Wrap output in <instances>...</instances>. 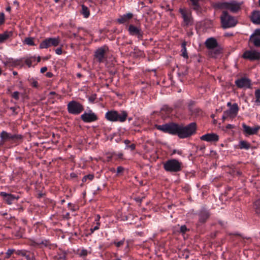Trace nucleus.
Segmentation results:
<instances>
[{"mask_svg": "<svg viewBox=\"0 0 260 260\" xmlns=\"http://www.w3.org/2000/svg\"><path fill=\"white\" fill-rule=\"evenodd\" d=\"M187 231V229L185 225H182L180 228V233L184 234Z\"/></svg>", "mask_w": 260, "mask_h": 260, "instance_id": "nucleus-36", "label": "nucleus"}, {"mask_svg": "<svg viewBox=\"0 0 260 260\" xmlns=\"http://www.w3.org/2000/svg\"><path fill=\"white\" fill-rule=\"evenodd\" d=\"M255 96L256 99H260V89H257L255 92Z\"/></svg>", "mask_w": 260, "mask_h": 260, "instance_id": "nucleus-41", "label": "nucleus"}, {"mask_svg": "<svg viewBox=\"0 0 260 260\" xmlns=\"http://www.w3.org/2000/svg\"><path fill=\"white\" fill-rule=\"evenodd\" d=\"M191 3V5L193 7V9L196 10H199L200 8V6L199 5V2L200 0H189Z\"/></svg>", "mask_w": 260, "mask_h": 260, "instance_id": "nucleus-28", "label": "nucleus"}, {"mask_svg": "<svg viewBox=\"0 0 260 260\" xmlns=\"http://www.w3.org/2000/svg\"><path fill=\"white\" fill-rule=\"evenodd\" d=\"M127 21H128L127 20V19L126 18V17L124 16V15H123V16H120L118 19H117V22L120 24H122V23H125V22H126Z\"/></svg>", "mask_w": 260, "mask_h": 260, "instance_id": "nucleus-31", "label": "nucleus"}, {"mask_svg": "<svg viewBox=\"0 0 260 260\" xmlns=\"http://www.w3.org/2000/svg\"><path fill=\"white\" fill-rule=\"evenodd\" d=\"M128 31L131 35L136 36L139 39H142L143 32L140 29L137 27L130 25L128 27Z\"/></svg>", "mask_w": 260, "mask_h": 260, "instance_id": "nucleus-12", "label": "nucleus"}, {"mask_svg": "<svg viewBox=\"0 0 260 260\" xmlns=\"http://www.w3.org/2000/svg\"><path fill=\"white\" fill-rule=\"evenodd\" d=\"M250 80L246 78H241L235 81V84L239 88H249L250 86Z\"/></svg>", "mask_w": 260, "mask_h": 260, "instance_id": "nucleus-11", "label": "nucleus"}, {"mask_svg": "<svg viewBox=\"0 0 260 260\" xmlns=\"http://www.w3.org/2000/svg\"><path fill=\"white\" fill-rule=\"evenodd\" d=\"M181 162L178 160L172 159L167 160L164 164V167L166 171L170 172H177L181 170Z\"/></svg>", "mask_w": 260, "mask_h": 260, "instance_id": "nucleus-4", "label": "nucleus"}, {"mask_svg": "<svg viewBox=\"0 0 260 260\" xmlns=\"http://www.w3.org/2000/svg\"><path fill=\"white\" fill-rule=\"evenodd\" d=\"M55 52H56V54H57L58 55L61 54V53H62V48H61V47L58 48L56 49Z\"/></svg>", "mask_w": 260, "mask_h": 260, "instance_id": "nucleus-49", "label": "nucleus"}, {"mask_svg": "<svg viewBox=\"0 0 260 260\" xmlns=\"http://www.w3.org/2000/svg\"><path fill=\"white\" fill-rule=\"evenodd\" d=\"M239 108L237 104H234L232 105L230 109L226 110L225 112L229 116V118L233 119L235 118L238 113Z\"/></svg>", "mask_w": 260, "mask_h": 260, "instance_id": "nucleus-14", "label": "nucleus"}, {"mask_svg": "<svg viewBox=\"0 0 260 260\" xmlns=\"http://www.w3.org/2000/svg\"><path fill=\"white\" fill-rule=\"evenodd\" d=\"M254 209L256 213L260 216V199L255 201L254 203Z\"/></svg>", "mask_w": 260, "mask_h": 260, "instance_id": "nucleus-27", "label": "nucleus"}, {"mask_svg": "<svg viewBox=\"0 0 260 260\" xmlns=\"http://www.w3.org/2000/svg\"><path fill=\"white\" fill-rule=\"evenodd\" d=\"M81 13L85 18H88L90 15V12L88 8L83 5H82Z\"/></svg>", "mask_w": 260, "mask_h": 260, "instance_id": "nucleus-25", "label": "nucleus"}, {"mask_svg": "<svg viewBox=\"0 0 260 260\" xmlns=\"http://www.w3.org/2000/svg\"><path fill=\"white\" fill-rule=\"evenodd\" d=\"M228 118H229V116L225 112V111L223 112V115L222 116V120L223 121H224L225 120Z\"/></svg>", "mask_w": 260, "mask_h": 260, "instance_id": "nucleus-50", "label": "nucleus"}, {"mask_svg": "<svg viewBox=\"0 0 260 260\" xmlns=\"http://www.w3.org/2000/svg\"><path fill=\"white\" fill-rule=\"evenodd\" d=\"M222 26L224 28L234 26L237 21L233 17L230 16L226 11H223L220 17Z\"/></svg>", "mask_w": 260, "mask_h": 260, "instance_id": "nucleus-6", "label": "nucleus"}, {"mask_svg": "<svg viewBox=\"0 0 260 260\" xmlns=\"http://www.w3.org/2000/svg\"><path fill=\"white\" fill-rule=\"evenodd\" d=\"M124 143H125V144L127 145V144H129L130 143V142H129V141H128L127 140H126L124 141Z\"/></svg>", "mask_w": 260, "mask_h": 260, "instance_id": "nucleus-60", "label": "nucleus"}, {"mask_svg": "<svg viewBox=\"0 0 260 260\" xmlns=\"http://www.w3.org/2000/svg\"><path fill=\"white\" fill-rule=\"evenodd\" d=\"M196 128V123L194 122L191 123L185 126L179 125L178 136L180 138L189 137L195 133Z\"/></svg>", "mask_w": 260, "mask_h": 260, "instance_id": "nucleus-1", "label": "nucleus"}, {"mask_svg": "<svg viewBox=\"0 0 260 260\" xmlns=\"http://www.w3.org/2000/svg\"><path fill=\"white\" fill-rule=\"evenodd\" d=\"M250 19L253 23L260 24V11L253 12Z\"/></svg>", "mask_w": 260, "mask_h": 260, "instance_id": "nucleus-22", "label": "nucleus"}, {"mask_svg": "<svg viewBox=\"0 0 260 260\" xmlns=\"http://www.w3.org/2000/svg\"><path fill=\"white\" fill-rule=\"evenodd\" d=\"M1 195L4 198L5 201L8 204H11L12 201L16 199L13 195L10 194H7L6 192H2Z\"/></svg>", "mask_w": 260, "mask_h": 260, "instance_id": "nucleus-21", "label": "nucleus"}, {"mask_svg": "<svg viewBox=\"0 0 260 260\" xmlns=\"http://www.w3.org/2000/svg\"><path fill=\"white\" fill-rule=\"evenodd\" d=\"M94 56L99 62H103L105 58V50L103 48L98 49L95 52Z\"/></svg>", "mask_w": 260, "mask_h": 260, "instance_id": "nucleus-16", "label": "nucleus"}, {"mask_svg": "<svg viewBox=\"0 0 260 260\" xmlns=\"http://www.w3.org/2000/svg\"><path fill=\"white\" fill-rule=\"evenodd\" d=\"M249 41L252 42L255 47H260V38L255 36L254 35L250 36Z\"/></svg>", "mask_w": 260, "mask_h": 260, "instance_id": "nucleus-23", "label": "nucleus"}, {"mask_svg": "<svg viewBox=\"0 0 260 260\" xmlns=\"http://www.w3.org/2000/svg\"><path fill=\"white\" fill-rule=\"evenodd\" d=\"M80 255L82 256H85L87 255V251L85 249H83L81 250Z\"/></svg>", "mask_w": 260, "mask_h": 260, "instance_id": "nucleus-42", "label": "nucleus"}, {"mask_svg": "<svg viewBox=\"0 0 260 260\" xmlns=\"http://www.w3.org/2000/svg\"><path fill=\"white\" fill-rule=\"evenodd\" d=\"M127 117V113L126 111H122L119 113L116 111H110L106 113L105 117L110 121L124 122Z\"/></svg>", "mask_w": 260, "mask_h": 260, "instance_id": "nucleus-2", "label": "nucleus"}, {"mask_svg": "<svg viewBox=\"0 0 260 260\" xmlns=\"http://www.w3.org/2000/svg\"><path fill=\"white\" fill-rule=\"evenodd\" d=\"M124 170V169L123 167H121V166H119V167H118L117 168V174H119L121 172H122Z\"/></svg>", "mask_w": 260, "mask_h": 260, "instance_id": "nucleus-48", "label": "nucleus"}, {"mask_svg": "<svg viewBox=\"0 0 260 260\" xmlns=\"http://www.w3.org/2000/svg\"><path fill=\"white\" fill-rule=\"evenodd\" d=\"M225 8L229 9L232 12H237L240 8V5L235 3H224L223 4Z\"/></svg>", "mask_w": 260, "mask_h": 260, "instance_id": "nucleus-19", "label": "nucleus"}, {"mask_svg": "<svg viewBox=\"0 0 260 260\" xmlns=\"http://www.w3.org/2000/svg\"><path fill=\"white\" fill-rule=\"evenodd\" d=\"M12 33L11 32H6L4 34H0V43H3L7 40L11 35Z\"/></svg>", "mask_w": 260, "mask_h": 260, "instance_id": "nucleus-24", "label": "nucleus"}, {"mask_svg": "<svg viewBox=\"0 0 260 260\" xmlns=\"http://www.w3.org/2000/svg\"><path fill=\"white\" fill-rule=\"evenodd\" d=\"M222 53V49L220 47H216L214 49L209 50V55L213 58L217 57Z\"/></svg>", "mask_w": 260, "mask_h": 260, "instance_id": "nucleus-20", "label": "nucleus"}, {"mask_svg": "<svg viewBox=\"0 0 260 260\" xmlns=\"http://www.w3.org/2000/svg\"><path fill=\"white\" fill-rule=\"evenodd\" d=\"M201 139L207 142H216L218 140V136L215 134H207L202 136Z\"/></svg>", "mask_w": 260, "mask_h": 260, "instance_id": "nucleus-15", "label": "nucleus"}, {"mask_svg": "<svg viewBox=\"0 0 260 260\" xmlns=\"http://www.w3.org/2000/svg\"><path fill=\"white\" fill-rule=\"evenodd\" d=\"M4 20L5 15L4 14L2 13L0 14V24H2L4 23Z\"/></svg>", "mask_w": 260, "mask_h": 260, "instance_id": "nucleus-40", "label": "nucleus"}, {"mask_svg": "<svg viewBox=\"0 0 260 260\" xmlns=\"http://www.w3.org/2000/svg\"><path fill=\"white\" fill-rule=\"evenodd\" d=\"M24 42L30 46H34L35 45L34 42V39L32 38H27L25 39Z\"/></svg>", "mask_w": 260, "mask_h": 260, "instance_id": "nucleus-30", "label": "nucleus"}, {"mask_svg": "<svg viewBox=\"0 0 260 260\" xmlns=\"http://www.w3.org/2000/svg\"><path fill=\"white\" fill-rule=\"evenodd\" d=\"M243 57L251 61L260 59V52L255 50H248L243 54Z\"/></svg>", "mask_w": 260, "mask_h": 260, "instance_id": "nucleus-9", "label": "nucleus"}, {"mask_svg": "<svg viewBox=\"0 0 260 260\" xmlns=\"http://www.w3.org/2000/svg\"><path fill=\"white\" fill-rule=\"evenodd\" d=\"M250 147V144L245 141H241L239 143L240 149H248Z\"/></svg>", "mask_w": 260, "mask_h": 260, "instance_id": "nucleus-26", "label": "nucleus"}, {"mask_svg": "<svg viewBox=\"0 0 260 260\" xmlns=\"http://www.w3.org/2000/svg\"><path fill=\"white\" fill-rule=\"evenodd\" d=\"M81 119L85 122H90L96 120L98 117L93 113H85L81 115Z\"/></svg>", "mask_w": 260, "mask_h": 260, "instance_id": "nucleus-13", "label": "nucleus"}, {"mask_svg": "<svg viewBox=\"0 0 260 260\" xmlns=\"http://www.w3.org/2000/svg\"><path fill=\"white\" fill-rule=\"evenodd\" d=\"M15 250L14 249H8L6 252V258H9L10 256H11V255L12 254H13L14 252H15Z\"/></svg>", "mask_w": 260, "mask_h": 260, "instance_id": "nucleus-33", "label": "nucleus"}, {"mask_svg": "<svg viewBox=\"0 0 260 260\" xmlns=\"http://www.w3.org/2000/svg\"><path fill=\"white\" fill-rule=\"evenodd\" d=\"M93 175L91 174L86 175V178H87V179H88L90 180H91L93 178Z\"/></svg>", "mask_w": 260, "mask_h": 260, "instance_id": "nucleus-52", "label": "nucleus"}, {"mask_svg": "<svg viewBox=\"0 0 260 260\" xmlns=\"http://www.w3.org/2000/svg\"><path fill=\"white\" fill-rule=\"evenodd\" d=\"M0 137L3 142L11 141L13 143L21 142L23 136L21 135L12 134L6 131H3L0 134Z\"/></svg>", "mask_w": 260, "mask_h": 260, "instance_id": "nucleus-5", "label": "nucleus"}, {"mask_svg": "<svg viewBox=\"0 0 260 260\" xmlns=\"http://www.w3.org/2000/svg\"><path fill=\"white\" fill-rule=\"evenodd\" d=\"M47 70V67H43L41 69V72L42 73H45Z\"/></svg>", "mask_w": 260, "mask_h": 260, "instance_id": "nucleus-53", "label": "nucleus"}, {"mask_svg": "<svg viewBox=\"0 0 260 260\" xmlns=\"http://www.w3.org/2000/svg\"><path fill=\"white\" fill-rule=\"evenodd\" d=\"M25 62L29 67H30L32 63L31 58H27L25 60Z\"/></svg>", "mask_w": 260, "mask_h": 260, "instance_id": "nucleus-38", "label": "nucleus"}, {"mask_svg": "<svg viewBox=\"0 0 260 260\" xmlns=\"http://www.w3.org/2000/svg\"><path fill=\"white\" fill-rule=\"evenodd\" d=\"M40 60H41V58H40V56H39V57H38L37 61H38V62H40Z\"/></svg>", "mask_w": 260, "mask_h": 260, "instance_id": "nucleus-64", "label": "nucleus"}, {"mask_svg": "<svg viewBox=\"0 0 260 260\" xmlns=\"http://www.w3.org/2000/svg\"><path fill=\"white\" fill-rule=\"evenodd\" d=\"M20 93L18 91H15L12 94V96L16 100L19 99Z\"/></svg>", "mask_w": 260, "mask_h": 260, "instance_id": "nucleus-34", "label": "nucleus"}, {"mask_svg": "<svg viewBox=\"0 0 260 260\" xmlns=\"http://www.w3.org/2000/svg\"><path fill=\"white\" fill-rule=\"evenodd\" d=\"M209 217V214L207 212L203 213L200 215V220L202 222H204L206 219Z\"/></svg>", "mask_w": 260, "mask_h": 260, "instance_id": "nucleus-29", "label": "nucleus"}, {"mask_svg": "<svg viewBox=\"0 0 260 260\" xmlns=\"http://www.w3.org/2000/svg\"><path fill=\"white\" fill-rule=\"evenodd\" d=\"M77 76L79 78H80L82 76V75L80 73H78L77 74Z\"/></svg>", "mask_w": 260, "mask_h": 260, "instance_id": "nucleus-63", "label": "nucleus"}, {"mask_svg": "<svg viewBox=\"0 0 260 260\" xmlns=\"http://www.w3.org/2000/svg\"><path fill=\"white\" fill-rule=\"evenodd\" d=\"M260 99H256V101H255V103L257 104V105H260V100H259Z\"/></svg>", "mask_w": 260, "mask_h": 260, "instance_id": "nucleus-56", "label": "nucleus"}, {"mask_svg": "<svg viewBox=\"0 0 260 260\" xmlns=\"http://www.w3.org/2000/svg\"><path fill=\"white\" fill-rule=\"evenodd\" d=\"M242 127L243 128L244 133L248 135L256 134L258 131L260 129V126H259L251 127L245 123L242 124Z\"/></svg>", "mask_w": 260, "mask_h": 260, "instance_id": "nucleus-10", "label": "nucleus"}, {"mask_svg": "<svg viewBox=\"0 0 260 260\" xmlns=\"http://www.w3.org/2000/svg\"><path fill=\"white\" fill-rule=\"evenodd\" d=\"M181 13L183 18L184 23L187 26L192 24V19L190 14L187 13L183 10H181Z\"/></svg>", "mask_w": 260, "mask_h": 260, "instance_id": "nucleus-18", "label": "nucleus"}, {"mask_svg": "<svg viewBox=\"0 0 260 260\" xmlns=\"http://www.w3.org/2000/svg\"><path fill=\"white\" fill-rule=\"evenodd\" d=\"M205 44L206 47L209 49V50L218 46L217 42L216 40L214 38H210L208 39L206 41Z\"/></svg>", "mask_w": 260, "mask_h": 260, "instance_id": "nucleus-17", "label": "nucleus"}, {"mask_svg": "<svg viewBox=\"0 0 260 260\" xmlns=\"http://www.w3.org/2000/svg\"><path fill=\"white\" fill-rule=\"evenodd\" d=\"M182 56L183 57L186 58H187L188 57L187 53V51H186V48L182 49Z\"/></svg>", "mask_w": 260, "mask_h": 260, "instance_id": "nucleus-39", "label": "nucleus"}, {"mask_svg": "<svg viewBox=\"0 0 260 260\" xmlns=\"http://www.w3.org/2000/svg\"><path fill=\"white\" fill-rule=\"evenodd\" d=\"M68 110L70 113L78 114L83 110V106L79 103L73 101L68 104Z\"/></svg>", "mask_w": 260, "mask_h": 260, "instance_id": "nucleus-8", "label": "nucleus"}, {"mask_svg": "<svg viewBox=\"0 0 260 260\" xmlns=\"http://www.w3.org/2000/svg\"><path fill=\"white\" fill-rule=\"evenodd\" d=\"M254 36H260V29H257L255 30L254 34H253Z\"/></svg>", "mask_w": 260, "mask_h": 260, "instance_id": "nucleus-51", "label": "nucleus"}, {"mask_svg": "<svg viewBox=\"0 0 260 260\" xmlns=\"http://www.w3.org/2000/svg\"><path fill=\"white\" fill-rule=\"evenodd\" d=\"M47 76L49 77H51L52 76V74L51 73L48 72L47 73Z\"/></svg>", "mask_w": 260, "mask_h": 260, "instance_id": "nucleus-58", "label": "nucleus"}, {"mask_svg": "<svg viewBox=\"0 0 260 260\" xmlns=\"http://www.w3.org/2000/svg\"><path fill=\"white\" fill-rule=\"evenodd\" d=\"M6 10L8 12H10L11 11V7H8L7 8H6Z\"/></svg>", "mask_w": 260, "mask_h": 260, "instance_id": "nucleus-62", "label": "nucleus"}, {"mask_svg": "<svg viewBox=\"0 0 260 260\" xmlns=\"http://www.w3.org/2000/svg\"><path fill=\"white\" fill-rule=\"evenodd\" d=\"M129 147L132 150H134L135 149L136 146L135 144H132L129 146Z\"/></svg>", "mask_w": 260, "mask_h": 260, "instance_id": "nucleus-55", "label": "nucleus"}, {"mask_svg": "<svg viewBox=\"0 0 260 260\" xmlns=\"http://www.w3.org/2000/svg\"><path fill=\"white\" fill-rule=\"evenodd\" d=\"M99 225H100V223L99 222H97L96 223V225L95 226L93 229H90L91 232L93 233V231L98 230L99 229Z\"/></svg>", "mask_w": 260, "mask_h": 260, "instance_id": "nucleus-46", "label": "nucleus"}, {"mask_svg": "<svg viewBox=\"0 0 260 260\" xmlns=\"http://www.w3.org/2000/svg\"><path fill=\"white\" fill-rule=\"evenodd\" d=\"M123 243H124L123 240H121V241L117 242H115V244L118 247L122 245L123 244Z\"/></svg>", "mask_w": 260, "mask_h": 260, "instance_id": "nucleus-45", "label": "nucleus"}, {"mask_svg": "<svg viewBox=\"0 0 260 260\" xmlns=\"http://www.w3.org/2000/svg\"><path fill=\"white\" fill-rule=\"evenodd\" d=\"M234 127V125L230 124H229L226 126V128L227 129H231V128H233Z\"/></svg>", "mask_w": 260, "mask_h": 260, "instance_id": "nucleus-54", "label": "nucleus"}, {"mask_svg": "<svg viewBox=\"0 0 260 260\" xmlns=\"http://www.w3.org/2000/svg\"><path fill=\"white\" fill-rule=\"evenodd\" d=\"M179 125L175 123H167L163 125H156L157 129L166 133H169L171 135H178Z\"/></svg>", "mask_w": 260, "mask_h": 260, "instance_id": "nucleus-3", "label": "nucleus"}, {"mask_svg": "<svg viewBox=\"0 0 260 260\" xmlns=\"http://www.w3.org/2000/svg\"><path fill=\"white\" fill-rule=\"evenodd\" d=\"M15 253L17 255H20L23 256H24V255H25V253H27V251L25 250H15Z\"/></svg>", "mask_w": 260, "mask_h": 260, "instance_id": "nucleus-32", "label": "nucleus"}, {"mask_svg": "<svg viewBox=\"0 0 260 260\" xmlns=\"http://www.w3.org/2000/svg\"><path fill=\"white\" fill-rule=\"evenodd\" d=\"M124 15L126 17V18L127 19V20L131 19L133 16V14L131 13H128L126 14V15Z\"/></svg>", "mask_w": 260, "mask_h": 260, "instance_id": "nucleus-43", "label": "nucleus"}, {"mask_svg": "<svg viewBox=\"0 0 260 260\" xmlns=\"http://www.w3.org/2000/svg\"><path fill=\"white\" fill-rule=\"evenodd\" d=\"M185 46H186V43H185V42H183V43L182 44V49H185V48H186Z\"/></svg>", "mask_w": 260, "mask_h": 260, "instance_id": "nucleus-57", "label": "nucleus"}, {"mask_svg": "<svg viewBox=\"0 0 260 260\" xmlns=\"http://www.w3.org/2000/svg\"><path fill=\"white\" fill-rule=\"evenodd\" d=\"M24 256L26 257L27 260H34L35 259L33 254H31V255H30V254H27V253H26L25 255H24Z\"/></svg>", "mask_w": 260, "mask_h": 260, "instance_id": "nucleus-37", "label": "nucleus"}, {"mask_svg": "<svg viewBox=\"0 0 260 260\" xmlns=\"http://www.w3.org/2000/svg\"><path fill=\"white\" fill-rule=\"evenodd\" d=\"M60 39L59 37L56 38H48L43 41L40 44V48H47L51 46L56 47L60 43Z\"/></svg>", "mask_w": 260, "mask_h": 260, "instance_id": "nucleus-7", "label": "nucleus"}, {"mask_svg": "<svg viewBox=\"0 0 260 260\" xmlns=\"http://www.w3.org/2000/svg\"><path fill=\"white\" fill-rule=\"evenodd\" d=\"M17 108H19V107H13L10 108V110H12V111L14 114H17L18 112L16 111Z\"/></svg>", "mask_w": 260, "mask_h": 260, "instance_id": "nucleus-44", "label": "nucleus"}, {"mask_svg": "<svg viewBox=\"0 0 260 260\" xmlns=\"http://www.w3.org/2000/svg\"><path fill=\"white\" fill-rule=\"evenodd\" d=\"M87 179V178H86V176H85L83 178V179H82V182H85L86 181Z\"/></svg>", "mask_w": 260, "mask_h": 260, "instance_id": "nucleus-59", "label": "nucleus"}, {"mask_svg": "<svg viewBox=\"0 0 260 260\" xmlns=\"http://www.w3.org/2000/svg\"><path fill=\"white\" fill-rule=\"evenodd\" d=\"M49 94L50 95H55V94H56V93L54 91H51L49 93Z\"/></svg>", "mask_w": 260, "mask_h": 260, "instance_id": "nucleus-61", "label": "nucleus"}, {"mask_svg": "<svg viewBox=\"0 0 260 260\" xmlns=\"http://www.w3.org/2000/svg\"><path fill=\"white\" fill-rule=\"evenodd\" d=\"M29 81L30 83L32 86L35 87H38V82L37 81H36L32 79H29Z\"/></svg>", "mask_w": 260, "mask_h": 260, "instance_id": "nucleus-35", "label": "nucleus"}, {"mask_svg": "<svg viewBox=\"0 0 260 260\" xmlns=\"http://www.w3.org/2000/svg\"><path fill=\"white\" fill-rule=\"evenodd\" d=\"M95 99H96L95 95H91V96H90L89 98V101L91 103H93Z\"/></svg>", "mask_w": 260, "mask_h": 260, "instance_id": "nucleus-47", "label": "nucleus"}]
</instances>
